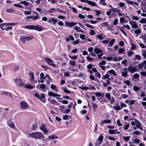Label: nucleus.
Instances as JSON below:
<instances>
[{
	"label": "nucleus",
	"instance_id": "obj_20",
	"mask_svg": "<svg viewBox=\"0 0 146 146\" xmlns=\"http://www.w3.org/2000/svg\"><path fill=\"white\" fill-rule=\"evenodd\" d=\"M87 3L89 5L92 6H95L96 5V4L95 2L90 1H88V2H87Z\"/></svg>",
	"mask_w": 146,
	"mask_h": 146
},
{
	"label": "nucleus",
	"instance_id": "obj_34",
	"mask_svg": "<svg viewBox=\"0 0 146 146\" xmlns=\"http://www.w3.org/2000/svg\"><path fill=\"white\" fill-rule=\"evenodd\" d=\"M128 72H123L121 73V75L124 77H126L127 75Z\"/></svg>",
	"mask_w": 146,
	"mask_h": 146
},
{
	"label": "nucleus",
	"instance_id": "obj_25",
	"mask_svg": "<svg viewBox=\"0 0 146 146\" xmlns=\"http://www.w3.org/2000/svg\"><path fill=\"white\" fill-rule=\"evenodd\" d=\"M106 72L107 73H109L111 74H113V75H114V76H115L116 75V74L115 73V71L113 69H111L109 71H108Z\"/></svg>",
	"mask_w": 146,
	"mask_h": 146
},
{
	"label": "nucleus",
	"instance_id": "obj_26",
	"mask_svg": "<svg viewBox=\"0 0 146 146\" xmlns=\"http://www.w3.org/2000/svg\"><path fill=\"white\" fill-rule=\"evenodd\" d=\"M105 1H106L105 0H100L99 3L101 5L105 6L107 4Z\"/></svg>",
	"mask_w": 146,
	"mask_h": 146
},
{
	"label": "nucleus",
	"instance_id": "obj_8",
	"mask_svg": "<svg viewBox=\"0 0 146 146\" xmlns=\"http://www.w3.org/2000/svg\"><path fill=\"white\" fill-rule=\"evenodd\" d=\"M20 106L22 109L25 110L28 109L29 106L27 104L25 101H22L20 103Z\"/></svg>",
	"mask_w": 146,
	"mask_h": 146
},
{
	"label": "nucleus",
	"instance_id": "obj_11",
	"mask_svg": "<svg viewBox=\"0 0 146 146\" xmlns=\"http://www.w3.org/2000/svg\"><path fill=\"white\" fill-rule=\"evenodd\" d=\"M128 71L131 73H133L137 71V68L135 67H133L131 66H129L127 68Z\"/></svg>",
	"mask_w": 146,
	"mask_h": 146
},
{
	"label": "nucleus",
	"instance_id": "obj_46",
	"mask_svg": "<svg viewBox=\"0 0 146 146\" xmlns=\"http://www.w3.org/2000/svg\"><path fill=\"white\" fill-rule=\"evenodd\" d=\"M50 103L54 105H57V104L58 103L57 101L55 100H51Z\"/></svg>",
	"mask_w": 146,
	"mask_h": 146
},
{
	"label": "nucleus",
	"instance_id": "obj_3",
	"mask_svg": "<svg viewBox=\"0 0 146 146\" xmlns=\"http://www.w3.org/2000/svg\"><path fill=\"white\" fill-rule=\"evenodd\" d=\"M35 96L37 97L42 102L45 103L46 102L45 97L44 94L43 93H41L40 94V96L38 93H35L34 94Z\"/></svg>",
	"mask_w": 146,
	"mask_h": 146
},
{
	"label": "nucleus",
	"instance_id": "obj_31",
	"mask_svg": "<svg viewBox=\"0 0 146 146\" xmlns=\"http://www.w3.org/2000/svg\"><path fill=\"white\" fill-rule=\"evenodd\" d=\"M130 137H131L130 136H125V137H124L123 138V139L125 141H126V142H127L129 140Z\"/></svg>",
	"mask_w": 146,
	"mask_h": 146
},
{
	"label": "nucleus",
	"instance_id": "obj_53",
	"mask_svg": "<svg viewBox=\"0 0 146 146\" xmlns=\"http://www.w3.org/2000/svg\"><path fill=\"white\" fill-rule=\"evenodd\" d=\"M66 89H67V88L66 87H65V88L64 89V90H63L64 92L66 93L69 94V93H70V91L68 90H67Z\"/></svg>",
	"mask_w": 146,
	"mask_h": 146
},
{
	"label": "nucleus",
	"instance_id": "obj_36",
	"mask_svg": "<svg viewBox=\"0 0 146 146\" xmlns=\"http://www.w3.org/2000/svg\"><path fill=\"white\" fill-rule=\"evenodd\" d=\"M133 88L134 90L135 91H138L140 89V88L139 87L136 86H134Z\"/></svg>",
	"mask_w": 146,
	"mask_h": 146
},
{
	"label": "nucleus",
	"instance_id": "obj_5",
	"mask_svg": "<svg viewBox=\"0 0 146 146\" xmlns=\"http://www.w3.org/2000/svg\"><path fill=\"white\" fill-rule=\"evenodd\" d=\"M14 81L17 85H19L21 86L22 87L24 85V84L22 82L21 79L20 78L19 79L16 78L14 79Z\"/></svg>",
	"mask_w": 146,
	"mask_h": 146
},
{
	"label": "nucleus",
	"instance_id": "obj_60",
	"mask_svg": "<svg viewBox=\"0 0 146 146\" xmlns=\"http://www.w3.org/2000/svg\"><path fill=\"white\" fill-rule=\"evenodd\" d=\"M94 12L96 13V15L97 16L101 14V12L99 10H94Z\"/></svg>",
	"mask_w": 146,
	"mask_h": 146
},
{
	"label": "nucleus",
	"instance_id": "obj_22",
	"mask_svg": "<svg viewBox=\"0 0 146 146\" xmlns=\"http://www.w3.org/2000/svg\"><path fill=\"white\" fill-rule=\"evenodd\" d=\"M115 40L114 38H113L110 42L109 45V46L111 47L113 44L114 42H115Z\"/></svg>",
	"mask_w": 146,
	"mask_h": 146
},
{
	"label": "nucleus",
	"instance_id": "obj_56",
	"mask_svg": "<svg viewBox=\"0 0 146 146\" xmlns=\"http://www.w3.org/2000/svg\"><path fill=\"white\" fill-rule=\"evenodd\" d=\"M46 87V86L44 84H41L40 85V88L41 89H44Z\"/></svg>",
	"mask_w": 146,
	"mask_h": 146
},
{
	"label": "nucleus",
	"instance_id": "obj_52",
	"mask_svg": "<svg viewBox=\"0 0 146 146\" xmlns=\"http://www.w3.org/2000/svg\"><path fill=\"white\" fill-rule=\"evenodd\" d=\"M140 74L141 76H146V72L142 71L140 72Z\"/></svg>",
	"mask_w": 146,
	"mask_h": 146
},
{
	"label": "nucleus",
	"instance_id": "obj_14",
	"mask_svg": "<svg viewBox=\"0 0 146 146\" xmlns=\"http://www.w3.org/2000/svg\"><path fill=\"white\" fill-rule=\"evenodd\" d=\"M94 51L97 54L101 53L103 52V51L102 50L97 48H95Z\"/></svg>",
	"mask_w": 146,
	"mask_h": 146
},
{
	"label": "nucleus",
	"instance_id": "obj_27",
	"mask_svg": "<svg viewBox=\"0 0 146 146\" xmlns=\"http://www.w3.org/2000/svg\"><path fill=\"white\" fill-rule=\"evenodd\" d=\"M40 80H45L46 79L45 77L44 76V74L43 72H41L40 74Z\"/></svg>",
	"mask_w": 146,
	"mask_h": 146
},
{
	"label": "nucleus",
	"instance_id": "obj_6",
	"mask_svg": "<svg viewBox=\"0 0 146 146\" xmlns=\"http://www.w3.org/2000/svg\"><path fill=\"white\" fill-rule=\"evenodd\" d=\"M39 129L42 130L45 134H46L48 132V130L47 129L45 124H42L41 125Z\"/></svg>",
	"mask_w": 146,
	"mask_h": 146
},
{
	"label": "nucleus",
	"instance_id": "obj_7",
	"mask_svg": "<svg viewBox=\"0 0 146 146\" xmlns=\"http://www.w3.org/2000/svg\"><path fill=\"white\" fill-rule=\"evenodd\" d=\"M45 62H47L48 64L54 67H56V66L55 64L53 63V61L50 58H45Z\"/></svg>",
	"mask_w": 146,
	"mask_h": 146
},
{
	"label": "nucleus",
	"instance_id": "obj_58",
	"mask_svg": "<svg viewBox=\"0 0 146 146\" xmlns=\"http://www.w3.org/2000/svg\"><path fill=\"white\" fill-rule=\"evenodd\" d=\"M13 6L15 7H18L21 8H23V7L22 5H20L19 4H14L13 5Z\"/></svg>",
	"mask_w": 146,
	"mask_h": 146
},
{
	"label": "nucleus",
	"instance_id": "obj_40",
	"mask_svg": "<svg viewBox=\"0 0 146 146\" xmlns=\"http://www.w3.org/2000/svg\"><path fill=\"white\" fill-rule=\"evenodd\" d=\"M109 77V75L108 74H106L105 75L103 76L102 79L103 80H105L107 79Z\"/></svg>",
	"mask_w": 146,
	"mask_h": 146
},
{
	"label": "nucleus",
	"instance_id": "obj_24",
	"mask_svg": "<svg viewBox=\"0 0 146 146\" xmlns=\"http://www.w3.org/2000/svg\"><path fill=\"white\" fill-rule=\"evenodd\" d=\"M92 108L94 109V111L95 112V110L96 109L98 108V106L96 103L93 102H92Z\"/></svg>",
	"mask_w": 146,
	"mask_h": 146
},
{
	"label": "nucleus",
	"instance_id": "obj_62",
	"mask_svg": "<svg viewBox=\"0 0 146 146\" xmlns=\"http://www.w3.org/2000/svg\"><path fill=\"white\" fill-rule=\"evenodd\" d=\"M78 17L81 19H83L85 18L84 15H83L81 14H79L78 15Z\"/></svg>",
	"mask_w": 146,
	"mask_h": 146
},
{
	"label": "nucleus",
	"instance_id": "obj_49",
	"mask_svg": "<svg viewBox=\"0 0 146 146\" xmlns=\"http://www.w3.org/2000/svg\"><path fill=\"white\" fill-rule=\"evenodd\" d=\"M96 34L95 31L93 30H91L90 32V35H94Z\"/></svg>",
	"mask_w": 146,
	"mask_h": 146
},
{
	"label": "nucleus",
	"instance_id": "obj_64",
	"mask_svg": "<svg viewBox=\"0 0 146 146\" xmlns=\"http://www.w3.org/2000/svg\"><path fill=\"white\" fill-rule=\"evenodd\" d=\"M29 74L30 77L34 76V74L33 72L32 71H30L29 72Z\"/></svg>",
	"mask_w": 146,
	"mask_h": 146
},
{
	"label": "nucleus",
	"instance_id": "obj_48",
	"mask_svg": "<svg viewBox=\"0 0 146 146\" xmlns=\"http://www.w3.org/2000/svg\"><path fill=\"white\" fill-rule=\"evenodd\" d=\"M132 19L133 20H135V21H137V20H139V19L140 18H139L137 16H133V17H132Z\"/></svg>",
	"mask_w": 146,
	"mask_h": 146
},
{
	"label": "nucleus",
	"instance_id": "obj_44",
	"mask_svg": "<svg viewBox=\"0 0 146 146\" xmlns=\"http://www.w3.org/2000/svg\"><path fill=\"white\" fill-rule=\"evenodd\" d=\"M136 101L134 100H132L130 101L129 104V105L130 106L133 104Z\"/></svg>",
	"mask_w": 146,
	"mask_h": 146
},
{
	"label": "nucleus",
	"instance_id": "obj_28",
	"mask_svg": "<svg viewBox=\"0 0 146 146\" xmlns=\"http://www.w3.org/2000/svg\"><path fill=\"white\" fill-rule=\"evenodd\" d=\"M36 14L37 15L35 16H32V18L34 20H36L37 19H39L40 18V17H39L38 15V14L36 12Z\"/></svg>",
	"mask_w": 146,
	"mask_h": 146
},
{
	"label": "nucleus",
	"instance_id": "obj_23",
	"mask_svg": "<svg viewBox=\"0 0 146 146\" xmlns=\"http://www.w3.org/2000/svg\"><path fill=\"white\" fill-rule=\"evenodd\" d=\"M135 34L137 35H138L141 33V31L140 29H137L134 31Z\"/></svg>",
	"mask_w": 146,
	"mask_h": 146
},
{
	"label": "nucleus",
	"instance_id": "obj_41",
	"mask_svg": "<svg viewBox=\"0 0 146 146\" xmlns=\"http://www.w3.org/2000/svg\"><path fill=\"white\" fill-rule=\"evenodd\" d=\"M133 134L136 135H139L140 132L138 131H135L133 132L132 133H130V134Z\"/></svg>",
	"mask_w": 146,
	"mask_h": 146
},
{
	"label": "nucleus",
	"instance_id": "obj_45",
	"mask_svg": "<svg viewBox=\"0 0 146 146\" xmlns=\"http://www.w3.org/2000/svg\"><path fill=\"white\" fill-rule=\"evenodd\" d=\"M111 122V121L110 120L108 119H107L103 121V123H110Z\"/></svg>",
	"mask_w": 146,
	"mask_h": 146
},
{
	"label": "nucleus",
	"instance_id": "obj_55",
	"mask_svg": "<svg viewBox=\"0 0 146 146\" xmlns=\"http://www.w3.org/2000/svg\"><path fill=\"white\" fill-rule=\"evenodd\" d=\"M74 29L76 31L78 32H79L81 29L80 27H77L76 26L75 27Z\"/></svg>",
	"mask_w": 146,
	"mask_h": 146
},
{
	"label": "nucleus",
	"instance_id": "obj_54",
	"mask_svg": "<svg viewBox=\"0 0 146 146\" xmlns=\"http://www.w3.org/2000/svg\"><path fill=\"white\" fill-rule=\"evenodd\" d=\"M133 76L135 78L137 79L139 78V75L138 73H135L133 75Z\"/></svg>",
	"mask_w": 146,
	"mask_h": 146
},
{
	"label": "nucleus",
	"instance_id": "obj_10",
	"mask_svg": "<svg viewBox=\"0 0 146 146\" xmlns=\"http://www.w3.org/2000/svg\"><path fill=\"white\" fill-rule=\"evenodd\" d=\"M76 23H75L70 22H66L65 23V27H73L74 26Z\"/></svg>",
	"mask_w": 146,
	"mask_h": 146
},
{
	"label": "nucleus",
	"instance_id": "obj_16",
	"mask_svg": "<svg viewBox=\"0 0 146 146\" xmlns=\"http://www.w3.org/2000/svg\"><path fill=\"white\" fill-rule=\"evenodd\" d=\"M108 100L110 101V103L113 104L115 102L114 98L113 97H111L110 98L108 99Z\"/></svg>",
	"mask_w": 146,
	"mask_h": 146
},
{
	"label": "nucleus",
	"instance_id": "obj_57",
	"mask_svg": "<svg viewBox=\"0 0 146 146\" xmlns=\"http://www.w3.org/2000/svg\"><path fill=\"white\" fill-rule=\"evenodd\" d=\"M85 25L86 26L92 29H94V27L89 24H85Z\"/></svg>",
	"mask_w": 146,
	"mask_h": 146
},
{
	"label": "nucleus",
	"instance_id": "obj_29",
	"mask_svg": "<svg viewBox=\"0 0 146 146\" xmlns=\"http://www.w3.org/2000/svg\"><path fill=\"white\" fill-rule=\"evenodd\" d=\"M139 22L141 23H146V19L145 18H143L140 20Z\"/></svg>",
	"mask_w": 146,
	"mask_h": 146
},
{
	"label": "nucleus",
	"instance_id": "obj_2",
	"mask_svg": "<svg viewBox=\"0 0 146 146\" xmlns=\"http://www.w3.org/2000/svg\"><path fill=\"white\" fill-rule=\"evenodd\" d=\"M25 28L31 30H35L38 31H41L43 30V29L41 27L37 25H26L25 26Z\"/></svg>",
	"mask_w": 146,
	"mask_h": 146
},
{
	"label": "nucleus",
	"instance_id": "obj_32",
	"mask_svg": "<svg viewBox=\"0 0 146 146\" xmlns=\"http://www.w3.org/2000/svg\"><path fill=\"white\" fill-rule=\"evenodd\" d=\"M55 94L52 92H48V95L52 97H55Z\"/></svg>",
	"mask_w": 146,
	"mask_h": 146
},
{
	"label": "nucleus",
	"instance_id": "obj_35",
	"mask_svg": "<svg viewBox=\"0 0 146 146\" xmlns=\"http://www.w3.org/2000/svg\"><path fill=\"white\" fill-rule=\"evenodd\" d=\"M68 57L72 59L76 60L78 57L77 55H75L73 56H71L70 55H68Z\"/></svg>",
	"mask_w": 146,
	"mask_h": 146
},
{
	"label": "nucleus",
	"instance_id": "obj_1",
	"mask_svg": "<svg viewBox=\"0 0 146 146\" xmlns=\"http://www.w3.org/2000/svg\"><path fill=\"white\" fill-rule=\"evenodd\" d=\"M28 135L31 137L36 139H39L44 137V134L41 132H36L28 133Z\"/></svg>",
	"mask_w": 146,
	"mask_h": 146
},
{
	"label": "nucleus",
	"instance_id": "obj_39",
	"mask_svg": "<svg viewBox=\"0 0 146 146\" xmlns=\"http://www.w3.org/2000/svg\"><path fill=\"white\" fill-rule=\"evenodd\" d=\"M69 63L73 66H75L76 64V61L74 60L70 61L69 62Z\"/></svg>",
	"mask_w": 146,
	"mask_h": 146
},
{
	"label": "nucleus",
	"instance_id": "obj_38",
	"mask_svg": "<svg viewBox=\"0 0 146 146\" xmlns=\"http://www.w3.org/2000/svg\"><path fill=\"white\" fill-rule=\"evenodd\" d=\"M144 66V63H143V61L142 63H141L139 64L138 67L139 69H142L143 68Z\"/></svg>",
	"mask_w": 146,
	"mask_h": 146
},
{
	"label": "nucleus",
	"instance_id": "obj_37",
	"mask_svg": "<svg viewBox=\"0 0 146 146\" xmlns=\"http://www.w3.org/2000/svg\"><path fill=\"white\" fill-rule=\"evenodd\" d=\"M6 11L8 13H13L15 11L13 9H7Z\"/></svg>",
	"mask_w": 146,
	"mask_h": 146
},
{
	"label": "nucleus",
	"instance_id": "obj_13",
	"mask_svg": "<svg viewBox=\"0 0 146 146\" xmlns=\"http://www.w3.org/2000/svg\"><path fill=\"white\" fill-rule=\"evenodd\" d=\"M7 123L8 125L12 128H14L15 127L14 123L11 121V119L8 120Z\"/></svg>",
	"mask_w": 146,
	"mask_h": 146
},
{
	"label": "nucleus",
	"instance_id": "obj_15",
	"mask_svg": "<svg viewBox=\"0 0 146 146\" xmlns=\"http://www.w3.org/2000/svg\"><path fill=\"white\" fill-rule=\"evenodd\" d=\"M7 24L6 23H3L0 25L1 28L3 30H6L7 27Z\"/></svg>",
	"mask_w": 146,
	"mask_h": 146
},
{
	"label": "nucleus",
	"instance_id": "obj_63",
	"mask_svg": "<svg viewBox=\"0 0 146 146\" xmlns=\"http://www.w3.org/2000/svg\"><path fill=\"white\" fill-rule=\"evenodd\" d=\"M135 58L137 60H140L141 59V56L140 55H136L135 56Z\"/></svg>",
	"mask_w": 146,
	"mask_h": 146
},
{
	"label": "nucleus",
	"instance_id": "obj_19",
	"mask_svg": "<svg viewBox=\"0 0 146 146\" xmlns=\"http://www.w3.org/2000/svg\"><path fill=\"white\" fill-rule=\"evenodd\" d=\"M103 138V134L102 133L100 135L99 137L97 140L100 141L102 142Z\"/></svg>",
	"mask_w": 146,
	"mask_h": 146
},
{
	"label": "nucleus",
	"instance_id": "obj_12",
	"mask_svg": "<svg viewBox=\"0 0 146 146\" xmlns=\"http://www.w3.org/2000/svg\"><path fill=\"white\" fill-rule=\"evenodd\" d=\"M58 21V20L54 18H52L51 19H49L48 22L50 23H52L53 25H55Z\"/></svg>",
	"mask_w": 146,
	"mask_h": 146
},
{
	"label": "nucleus",
	"instance_id": "obj_51",
	"mask_svg": "<svg viewBox=\"0 0 146 146\" xmlns=\"http://www.w3.org/2000/svg\"><path fill=\"white\" fill-rule=\"evenodd\" d=\"M106 62L105 61L103 60L101 62H100L98 65L99 66H100V65H105L106 64Z\"/></svg>",
	"mask_w": 146,
	"mask_h": 146
},
{
	"label": "nucleus",
	"instance_id": "obj_17",
	"mask_svg": "<svg viewBox=\"0 0 146 146\" xmlns=\"http://www.w3.org/2000/svg\"><path fill=\"white\" fill-rule=\"evenodd\" d=\"M49 139H57L58 138V137L55 135L54 134H52L50 136H49L48 137Z\"/></svg>",
	"mask_w": 146,
	"mask_h": 146
},
{
	"label": "nucleus",
	"instance_id": "obj_47",
	"mask_svg": "<svg viewBox=\"0 0 146 146\" xmlns=\"http://www.w3.org/2000/svg\"><path fill=\"white\" fill-rule=\"evenodd\" d=\"M37 127V125L36 124H34L33 125L31 129L33 130L35 129Z\"/></svg>",
	"mask_w": 146,
	"mask_h": 146
},
{
	"label": "nucleus",
	"instance_id": "obj_21",
	"mask_svg": "<svg viewBox=\"0 0 146 146\" xmlns=\"http://www.w3.org/2000/svg\"><path fill=\"white\" fill-rule=\"evenodd\" d=\"M110 11H111L113 12H118L120 11V10L117 9V8H114L109 9Z\"/></svg>",
	"mask_w": 146,
	"mask_h": 146
},
{
	"label": "nucleus",
	"instance_id": "obj_33",
	"mask_svg": "<svg viewBox=\"0 0 146 146\" xmlns=\"http://www.w3.org/2000/svg\"><path fill=\"white\" fill-rule=\"evenodd\" d=\"M1 94L9 96L10 97H12L11 95V94L7 92H2L1 93Z\"/></svg>",
	"mask_w": 146,
	"mask_h": 146
},
{
	"label": "nucleus",
	"instance_id": "obj_43",
	"mask_svg": "<svg viewBox=\"0 0 146 146\" xmlns=\"http://www.w3.org/2000/svg\"><path fill=\"white\" fill-rule=\"evenodd\" d=\"M55 10V9L54 8H51L50 9L49 11H46L45 12L48 13H51L53 12Z\"/></svg>",
	"mask_w": 146,
	"mask_h": 146
},
{
	"label": "nucleus",
	"instance_id": "obj_59",
	"mask_svg": "<svg viewBox=\"0 0 146 146\" xmlns=\"http://www.w3.org/2000/svg\"><path fill=\"white\" fill-rule=\"evenodd\" d=\"M41 66L42 68H44L45 71L47 70L48 69H50V68L46 66L42 65Z\"/></svg>",
	"mask_w": 146,
	"mask_h": 146
},
{
	"label": "nucleus",
	"instance_id": "obj_61",
	"mask_svg": "<svg viewBox=\"0 0 146 146\" xmlns=\"http://www.w3.org/2000/svg\"><path fill=\"white\" fill-rule=\"evenodd\" d=\"M86 59L88 61L90 62L92 61L93 60V58L90 57L89 56L86 57Z\"/></svg>",
	"mask_w": 146,
	"mask_h": 146
},
{
	"label": "nucleus",
	"instance_id": "obj_50",
	"mask_svg": "<svg viewBox=\"0 0 146 146\" xmlns=\"http://www.w3.org/2000/svg\"><path fill=\"white\" fill-rule=\"evenodd\" d=\"M96 37L100 40H102L103 39V36L100 35H98L97 36H96Z\"/></svg>",
	"mask_w": 146,
	"mask_h": 146
},
{
	"label": "nucleus",
	"instance_id": "obj_18",
	"mask_svg": "<svg viewBox=\"0 0 146 146\" xmlns=\"http://www.w3.org/2000/svg\"><path fill=\"white\" fill-rule=\"evenodd\" d=\"M117 131V129L115 130L109 129L108 130L109 133L110 134H116V132Z\"/></svg>",
	"mask_w": 146,
	"mask_h": 146
},
{
	"label": "nucleus",
	"instance_id": "obj_42",
	"mask_svg": "<svg viewBox=\"0 0 146 146\" xmlns=\"http://www.w3.org/2000/svg\"><path fill=\"white\" fill-rule=\"evenodd\" d=\"M132 46H131V50H135L136 49V47L135 45L133 43H131Z\"/></svg>",
	"mask_w": 146,
	"mask_h": 146
},
{
	"label": "nucleus",
	"instance_id": "obj_30",
	"mask_svg": "<svg viewBox=\"0 0 146 146\" xmlns=\"http://www.w3.org/2000/svg\"><path fill=\"white\" fill-rule=\"evenodd\" d=\"M102 142H101L99 141V142L98 140H96V142L95 143V146H99L102 143Z\"/></svg>",
	"mask_w": 146,
	"mask_h": 146
},
{
	"label": "nucleus",
	"instance_id": "obj_4",
	"mask_svg": "<svg viewBox=\"0 0 146 146\" xmlns=\"http://www.w3.org/2000/svg\"><path fill=\"white\" fill-rule=\"evenodd\" d=\"M21 41L25 43L26 40H32L33 38V36H27L23 37V36H21L20 37Z\"/></svg>",
	"mask_w": 146,
	"mask_h": 146
},
{
	"label": "nucleus",
	"instance_id": "obj_9",
	"mask_svg": "<svg viewBox=\"0 0 146 146\" xmlns=\"http://www.w3.org/2000/svg\"><path fill=\"white\" fill-rule=\"evenodd\" d=\"M129 23L133 28L136 29L138 28V25L137 24L135 21H129Z\"/></svg>",
	"mask_w": 146,
	"mask_h": 146
}]
</instances>
